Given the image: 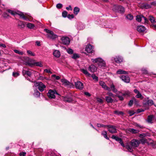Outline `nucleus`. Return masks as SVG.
<instances>
[{
  "label": "nucleus",
  "mask_w": 156,
  "mask_h": 156,
  "mask_svg": "<svg viewBox=\"0 0 156 156\" xmlns=\"http://www.w3.org/2000/svg\"><path fill=\"white\" fill-rule=\"evenodd\" d=\"M140 144L139 140L133 139L129 143H127L126 144V148L129 151L131 152L133 151V149L138 147Z\"/></svg>",
  "instance_id": "nucleus-1"
},
{
  "label": "nucleus",
  "mask_w": 156,
  "mask_h": 156,
  "mask_svg": "<svg viewBox=\"0 0 156 156\" xmlns=\"http://www.w3.org/2000/svg\"><path fill=\"white\" fill-rule=\"evenodd\" d=\"M92 61L94 63H96L100 67H105V62L101 58H98L95 59H91Z\"/></svg>",
  "instance_id": "nucleus-2"
},
{
  "label": "nucleus",
  "mask_w": 156,
  "mask_h": 156,
  "mask_svg": "<svg viewBox=\"0 0 156 156\" xmlns=\"http://www.w3.org/2000/svg\"><path fill=\"white\" fill-rule=\"evenodd\" d=\"M7 12L10 13L12 15H15L17 13L14 11L10 9H8L7 10ZM17 14L20 16V17L22 18L23 20H27L31 21V20L27 18V17L25 16L24 14L22 12H19Z\"/></svg>",
  "instance_id": "nucleus-3"
},
{
  "label": "nucleus",
  "mask_w": 156,
  "mask_h": 156,
  "mask_svg": "<svg viewBox=\"0 0 156 156\" xmlns=\"http://www.w3.org/2000/svg\"><path fill=\"white\" fill-rule=\"evenodd\" d=\"M44 30L48 33V34H47V36L50 38L55 39L57 37V35L55 34L52 31L47 29H45Z\"/></svg>",
  "instance_id": "nucleus-4"
},
{
  "label": "nucleus",
  "mask_w": 156,
  "mask_h": 156,
  "mask_svg": "<svg viewBox=\"0 0 156 156\" xmlns=\"http://www.w3.org/2000/svg\"><path fill=\"white\" fill-rule=\"evenodd\" d=\"M34 84L35 86L38 87V88L41 92L43 91L46 88V86L41 82H34Z\"/></svg>",
  "instance_id": "nucleus-5"
},
{
  "label": "nucleus",
  "mask_w": 156,
  "mask_h": 156,
  "mask_svg": "<svg viewBox=\"0 0 156 156\" xmlns=\"http://www.w3.org/2000/svg\"><path fill=\"white\" fill-rule=\"evenodd\" d=\"M55 94H58L55 90H50L47 94V95L49 98H55Z\"/></svg>",
  "instance_id": "nucleus-6"
},
{
  "label": "nucleus",
  "mask_w": 156,
  "mask_h": 156,
  "mask_svg": "<svg viewBox=\"0 0 156 156\" xmlns=\"http://www.w3.org/2000/svg\"><path fill=\"white\" fill-rule=\"evenodd\" d=\"M107 129L109 132L111 133H115L117 132V130L115 126L108 125Z\"/></svg>",
  "instance_id": "nucleus-7"
},
{
  "label": "nucleus",
  "mask_w": 156,
  "mask_h": 156,
  "mask_svg": "<svg viewBox=\"0 0 156 156\" xmlns=\"http://www.w3.org/2000/svg\"><path fill=\"white\" fill-rule=\"evenodd\" d=\"M62 44L64 45H68L70 42L69 38L67 37H63L61 38Z\"/></svg>",
  "instance_id": "nucleus-8"
},
{
  "label": "nucleus",
  "mask_w": 156,
  "mask_h": 156,
  "mask_svg": "<svg viewBox=\"0 0 156 156\" xmlns=\"http://www.w3.org/2000/svg\"><path fill=\"white\" fill-rule=\"evenodd\" d=\"M61 82L64 86L68 87H71L73 85L72 83H70L67 80L65 79H62L61 80Z\"/></svg>",
  "instance_id": "nucleus-9"
},
{
  "label": "nucleus",
  "mask_w": 156,
  "mask_h": 156,
  "mask_svg": "<svg viewBox=\"0 0 156 156\" xmlns=\"http://www.w3.org/2000/svg\"><path fill=\"white\" fill-rule=\"evenodd\" d=\"M85 49L88 53H93L94 51L93 46L90 44H88L86 46Z\"/></svg>",
  "instance_id": "nucleus-10"
},
{
  "label": "nucleus",
  "mask_w": 156,
  "mask_h": 156,
  "mask_svg": "<svg viewBox=\"0 0 156 156\" xmlns=\"http://www.w3.org/2000/svg\"><path fill=\"white\" fill-rule=\"evenodd\" d=\"M147 101H145V100L144 101L143 104L144 105H149L151 106L154 104L153 101L151 100H149L148 98H147L145 99Z\"/></svg>",
  "instance_id": "nucleus-11"
},
{
  "label": "nucleus",
  "mask_w": 156,
  "mask_h": 156,
  "mask_svg": "<svg viewBox=\"0 0 156 156\" xmlns=\"http://www.w3.org/2000/svg\"><path fill=\"white\" fill-rule=\"evenodd\" d=\"M75 85L76 88L81 90L83 88V84L80 81H77L75 82Z\"/></svg>",
  "instance_id": "nucleus-12"
},
{
  "label": "nucleus",
  "mask_w": 156,
  "mask_h": 156,
  "mask_svg": "<svg viewBox=\"0 0 156 156\" xmlns=\"http://www.w3.org/2000/svg\"><path fill=\"white\" fill-rule=\"evenodd\" d=\"M120 78L122 80L126 83H129L130 81V78L127 75H122Z\"/></svg>",
  "instance_id": "nucleus-13"
},
{
  "label": "nucleus",
  "mask_w": 156,
  "mask_h": 156,
  "mask_svg": "<svg viewBox=\"0 0 156 156\" xmlns=\"http://www.w3.org/2000/svg\"><path fill=\"white\" fill-rule=\"evenodd\" d=\"M100 85L105 89L110 91V88L106 85L105 83L103 81H100L99 82Z\"/></svg>",
  "instance_id": "nucleus-14"
},
{
  "label": "nucleus",
  "mask_w": 156,
  "mask_h": 156,
  "mask_svg": "<svg viewBox=\"0 0 156 156\" xmlns=\"http://www.w3.org/2000/svg\"><path fill=\"white\" fill-rule=\"evenodd\" d=\"M134 92L137 94L136 96V97L137 98H140L141 99H143L144 97L142 96L140 92L136 89H134Z\"/></svg>",
  "instance_id": "nucleus-15"
},
{
  "label": "nucleus",
  "mask_w": 156,
  "mask_h": 156,
  "mask_svg": "<svg viewBox=\"0 0 156 156\" xmlns=\"http://www.w3.org/2000/svg\"><path fill=\"white\" fill-rule=\"evenodd\" d=\"M23 74L24 76H25L26 75H27L28 76L30 77L31 75V72L29 70H27L23 69L22 71Z\"/></svg>",
  "instance_id": "nucleus-16"
},
{
  "label": "nucleus",
  "mask_w": 156,
  "mask_h": 156,
  "mask_svg": "<svg viewBox=\"0 0 156 156\" xmlns=\"http://www.w3.org/2000/svg\"><path fill=\"white\" fill-rule=\"evenodd\" d=\"M136 29L139 32H143L146 29L145 27L141 25L138 26Z\"/></svg>",
  "instance_id": "nucleus-17"
},
{
  "label": "nucleus",
  "mask_w": 156,
  "mask_h": 156,
  "mask_svg": "<svg viewBox=\"0 0 156 156\" xmlns=\"http://www.w3.org/2000/svg\"><path fill=\"white\" fill-rule=\"evenodd\" d=\"M88 69L91 72L94 73L97 70V68L94 65H91L89 67Z\"/></svg>",
  "instance_id": "nucleus-18"
},
{
  "label": "nucleus",
  "mask_w": 156,
  "mask_h": 156,
  "mask_svg": "<svg viewBox=\"0 0 156 156\" xmlns=\"http://www.w3.org/2000/svg\"><path fill=\"white\" fill-rule=\"evenodd\" d=\"M109 88L110 89V91L111 90L112 92L116 94L118 93V92L117 89L116 88L115 86L113 84L110 86V87Z\"/></svg>",
  "instance_id": "nucleus-19"
},
{
  "label": "nucleus",
  "mask_w": 156,
  "mask_h": 156,
  "mask_svg": "<svg viewBox=\"0 0 156 156\" xmlns=\"http://www.w3.org/2000/svg\"><path fill=\"white\" fill-rule=\"evenodd\" d=\"M53 55L57 58L59 57L60 56V53L58 50H55L53 52Z\"/></svg>",
  "instance_id": "nucleus-20"
},
{
  "label": "nucleus",
  "mask_w": 156,
  "mask_h": 156,
  "mask_svg": "<svg viewBox=\"0 0 156 156\" xmlns=\"http://www.w3.org/2000/svg\"><path fill=\"white\" fill-rule=\"evenodd\" d=\"M63 100L66 102H72L73 100L72 98L68 96H66L64 97Z\"/></svg>",
  "instance_id": "nucleus-21"
},
{
  "label": "nucleus",
  "mask_w": 156,
  "mask_h": 156,
  "mask_svg": "<svg viewBox=\"0 0 156 156\" xmlns=\"http://www.w3.org/2000/svg\"><path fill=\"white\" fill-rule=\"evenodd\" d=\"M116 96L118 97L120 100L122 101L124 100V98L122 94V92H118L116 94Z\"/></svg>",
  "instance_id": "nucleus-22"
},
{
  "label": "nucleus",
  "mask_w": 156,
  "mask_h": 156,
  "mask_svg": "<svg viewBox=\"0 0 156 156\" xmlns=\"http://www.w3.org/2000/svg\"><path fill=\"white\" fill-rule=\"evenodd\" d=\"M114 59L115 60V62L118 63H120L122 61V58L119 56L116 57L114 58Z\"/></svg>",
  "instance_id": "nucleus-23"
},
{
  "label": "nucleus",
  "mask_w": 156,
  "mask_h": 156,
  "mask_svg": "<svg viewBox=\"0 0 156 156\" xmlns=\"http://www.w3.org/2000/svg\"><path fill=\"white\" fill-rule=\"evenodd\" d=\"M26 23L23 21H20L18 24L19 27L21 28H23L25 26Z\"/></svg>",
  "instance_id": "nucleus-24"
},
{
  "label": "nucleus",
  "mask_w": 156,
  "mask_h": 156,
  "mask_svg": "<svg viewBox=\"0 0 156 156\" xmlns=\"http://www.w3.org/2000/svg\"><path fill=\"white\" fill-rule=\"evenodd\" d=\"M105 100L108 103H112L113 101V99L112 98V97L108 96H106L105 97Z\"/></svg>",
  "instance_id": "nucleus-25"
},
{
  "label": "nucleus",
  "mask_w": 156,
  "mask_h": 156,
  "mask_svg": "<svg viewBox=\"0 0 156 156\" xmlns=\"http://www.w3.org/2000/svg\"><path fill=\"white\" fill-rule=\"evenodd\" d=\"M80 11V8L78 7H75L73 9V13L76 15H77L79 12Z\"/></svg>",
  "instance_id": "nucleus-26"
},
{
  "label": "nucleus",
  "mask_w": 156,
  "mask_h": 156,
  "mask_svg": "<svg viewBox=\"0 0 156 156\" xmlns=\"http://www.w3.org/2000/svg\"><path fill=\"white\" fill-rule=\"evenodd\" d=\"M128 131L130 133L134 134L138 133L139 132V130L133 129H129Z\"/></svg>",
  "instance_id": "nucleus-27"
},
{
  "label": "nucleus",
  "mask_w": 156,
  "mask_h": 156,
  "mask_svg": "<svg viewBox=\"0 0 156 156\" xmlns=\"http://www.w3.org/2000/svg\"><path fill=\"white\" fill-rule=\"evenodd\" d=\"M118 11L121 13H123L125 12L124 8L121 6H119L118 7Z\"/></svg>",
  "instance_id": "nucleus-28"
},
{
  "label": "nucleus",
  "mask_w": 156,
  "mask_h": 156,
  "mask_svg": "<svg viewBox=\"0 0 156 156\" xmlns=\"http://www.w3.org/2000/svg\"><path fill=\"white\" fill-rule=\"evenodd\" d=\"M81 71L84 74H85L86 75L90 76V74L87 71V70L82 69H81Z\"/></svg>",
  "instance_id": "nucleus-29"
},
{
  "label": "nucleus",
  "mask_w": 156,
  "mask_h": 156,
  "mask_svg": "<svg viewBox=\"0 0 156 156\" xmlns=\"http://www.w3.org/2000/svg\"><path fill=\"white\" fill-rule=\"evenodd\" d=\"M34 95L35 97H39L40 96V93L37 90H36L34 91Z\"/></svg>",
  "instance_id": "nucleus-30"
},
{
  "label": "nucleus",
  "mask_w": 156,
  "mask_h": 156,
  "mask_svg": "<svg viewBox=\"0 0 156 156\" xmlns=\"http://www.w3.org/2000/svg\"><path fill=\"white\" fill-rule=\"evenodd\" d=\"M142 17L143 15H137L136 16V19L137 21L140 22L141 21Z\"/></svg>",
  "instance_id": "nucleus-31"
},
{
  "label": "nucleus",
  "mask_w": 156,
  "mask_h": 156,
  "mask_svg": "<svg viewBox=\"0 0 156 156\" xmlns=\"http://www.w3.org/2000/svg\"><path fill=\"white\" fill-rule=\"evenodd\" d=\"M117 74H127V72L124 71L122 69H119L116 72Z\"/></svg>",
  "instance_id": "nucleus-32"
},
{
  "label": "nucleus",
  "mask_w": 156,
  "mask_h": 156,
  "mask_svg": "<svg viewBox=\"0 0 156 156\" xmlns=\"http://www.w3.org/2000/svg\"><path fill=\"white\" fill-rule=\"evenodd\" d=\"M154 116L152 115H150L148 116L147 119V121L148 123H152V121Z\"/></svg>",
  "instance_id": "nucleus-33"
},
{
  "label": "nucleus",
  "mask_w": 156,
  "mask_h": 156,
  "mask_svg": "<svg viewBox=\"0 0 156 156\" xmlns=\"http://www.w3.org/2000/svg\"><path fill=\"white\" fill-rule=\"evenodd\" d=\"M27 27L29 29H33L34 27L35 26L33 24L28 23L27 24Z\"/></svg>",
  "instance_id": "nucleus-34"
},
{
  "label": "nucleus",
  "mask_w": 156,
  "mask_h": 156,
  "mask_svg": "<svg viewBox=\"0 0 156 156\" xmlns=\"http://www.w3.org/2000/svg\"><path fill=\"white\" fill-rule=\"evenodd\" d=\"M122 94L123 96H129L130 94V92L129 91H126L124 93H123L122 92Z\"/></svg>",
  "instance_id": "nucleus-35"
},
{
  "label": "nucleus",
  "mask_w": 156,
  "mask_h": 156,
  "mask_svg": "<svg viewBox=\"0 0 156 156\" xmlns=\"http://www.w3.org/2000/svg\"><path fill=\"white\" fill-rule=\"evenodd\" d=\"M102 135L104 136V137L107 140H109V138L107 136V133L106 131H103L102 132Z\"/></svg>",
  "instance_id": "nucleus-36"
},
{
  "label": "nucleus",
  "mask_w": 156,
  "mask_h": 156,
  "mask_svg": "<svg viewBox=\"0 0 156 156\" xmlns=\"http://www.w3.org/2000/svg\"><path fill=\"white\" fill-rule=\"evenodd\" d=\"M112 138L115 140L116 141H119V142L120 141H121V140H122L121 138L114 135H113L112 137Z\"/></svg>",
  "instance_id": "nucleus-37"
},
{
  "label": "nucleus",
  "mask_w": 156,
  "mask_h": 156,
  "mask_svg": "<svg viewBox=\"0 0 156 156\" xmlns=\"http://www.w3.org/2000/svg\"><path fill=\"white\" fill-rule=\"evenodd\" d=\"M114 113L118 115H123L124 114L121 111H115L114 112Z\"/></svg>",
  "instance_id": "nucleus-38"
},
{
  "label": "nucleus",
  "mask_w": 156,
  "mask_h": 156,
  "mask_svg": "<svg viewBox=\"0 0 156 156\" xmlns=\"http://www.w3.org/2000/svg\"><path fill=\"white\" fill-rule=\"evenodd\" d=\"M149 20L152 23H155L156 22L154 18L152 16H149Z\"/></svg>",
  "instance_id": "nucleus-39"
},
{
  "label": "nucleus",
  "mask_w": 156,
  "mask_h": 156,
  "mask_svg": "<svg viewBox=\"0 0 156 156\" xmlns=\"http://www.w3.org/2000/svg\"><path fill=\"white\" fill-rule=\"evenodd\" d=\"M34 65H35L36 66H38L40 67L43 66V65L41 62H35L34 64Z\"/></svg>",
  "instance_id": "nucleus-40"
},
{
  "label": "nucleus",
  "mask_w": 156,
  "mask_h": 156,
  "mask_svg": "<svg viewBox=\"0 0 156 156\" xmlns=\"http://www.w3.org/2000/svg\"><path fill=\"white\" fill-rule=\"evenodd\" d=\"M140 143H141L142 144H143L147 142V140L145 138H142L140 140Z\"/></svg>",
  "instance_id": "nucleus-41"
},
{
  "label": "nucleus",
  "mask_w": 156,
  "mask_h": 156,
  "mask_svg": "<svg viewBox=\"0 0 156 156\" xmlns=\"http://www.w3.org/2000/svg\"><path fill=\"white\" fill-rule=\"evenodd\" d=\"M126 18L129 20H131L133 19V16L130 14H129L126 16Z\"/></svg>",
  "instance_id": "nucleus-42"
},
{
  "label": "nucleus",
  "mask_w": 156,
  "mask_h": 156,
  "mask_svg": "<svg viewBox=\"0 0 156 156\" xmlns=\"http://www.w3.org/2000/svg\"><path fill=\"white\" fill-rule=\"evenodd\" d=\"M143 7L146 9H148L151 8V4H146L144 5Z\"/></svg>",
  "instance_id": "nucleus-43"
},
{
  "label": "nucleus",
  "mask_w": 156,
  "mask_h": 156,
  "mask_svg": "<svg viewBox=\"0 0 156 156\" xmlns=\"http://www.w3.org/2000/svg\"><path fill=\"white\" fill-rule=\"evenodd\" d=\"M14 51L16 53H17L20 55H23V52L22 51H20L17 50H14Z\"/></svg>",
  "instance_id": "nucleus-44"
},
{
  "label": "nucleus",
  "mask_w": 156,
  "mask_h": 156,
  "mask_svg": "<svg viewBox=\"0 0 156 156\" xmlns=\"http://www.w3.org/2000/svg\"><path fill=\"white\" fill-rule=\"evenodd\" d=\"M3 17L5 19L8 18L9 16V15L6 12H4L3 14Z\"/></svg>",
  "instance_id": "nucleus-45"
},
{
  "label": "nucleus",
  "mask_w": 156,
  "mask_h": 156,
  "mask_svg": "<svg viewBox=\"0 0 156 156\" xmlns=\"http://www.w3.org/2000/svg\"><path fill=\"white\" fill-rule=\"evenodd\" d=\"M27 53L30 56H34L35 55V54L33 53L32 51L30 50H27Z\"/></svg>",
  "instance_id": "nucleus-46"
},
{
  "label": "nucleus",
  "mask_w": 156,
  "mask_h": 156,
  "mask_svg": "<svg viewBox=\"0 0 156 156\" xmlns=\"http://www.w3.org/2000/svg\"><path fill=\"white\" fill-rule=\"evenodd\" d=\"M67 14H68V13L66 11H64L62 12V16L64 18L66 17L67 16Z\"/></svg>",
  "instance_id": "nucleus-47"
},
{
  "label": "nucleus",
  "mask_w": 156,
  "mask_h": 156,
  "mask_svg": "<svg viewBox=\"0 0 156 156\" xmlns=\"http://www.w3.org/2000/svg\"><path fill=\"white\" fill-rule=\"evenodd\" d=\"M66 51L69 54H71L73 53V51L71 48H69L66 50Z\"/></svg>",
  "instance_id": "nucleus-48"
},
{
  "label": "nucleus",
  "mask_w": 156,
  "mask_h": 156,
  "mask_svg": "<svg viewBox=\"0 0 156 156\" xmlns=\"http://www.w3.org/2000/svg\"><path fill=\"white\" fill-rule=\"evenodd\" d=\"M92 78L95 80L96 81H98V77L96 76L95 74H93L92 75Z\"/></svg>",
  "instance_id": "nucleus-49"
},
{
  "label": "nucleus",
  "mask_w": 156,
  "mask_h": 156,
  "mask_svg": "<svg viewBox=\"0 0 156 156\" xmlns=\"http://www.w3.org/2000/svg\"><path fill=\"white\" fill-rule=\"evenodd\" d=\"M79 57V55L76 54H74L72 57V58L74 59H76Z\"/></svg>",
  "instance_id": "nucleus-50"
},
{
  "label": "nucleus",
  "mask_w": 156,
  "mask_h": 156,
  "mask_svg": "<svg viewBox=\"0 0 156 156\" xmlns=\"http://www.w3.org/2000/svg\"><path fill=\"white\" fill-rule=\"evenodd\" d=\"M107 94L108 96L110 97H115V95L111 92H108L107 93Z\"/></svg>",
  "instance_id": "nucleus-51"
},
{
  "label": "nucleus",
  "mask_w": 156,
  "mask_h": 156,
  "mask_svg": "<svg viewBox=\"0 0 156 156\" xmlns=\"http://www.w3.org/2000/svg\"><path fill=\"white\" fill-rule=\"evenodd\" d=\"M52 76L55 77L56 80H58L60 79V77L58 76H56L55 74H53L52 75Z\"/></svg>",
  "instance_id": "nucleus-52"
},
{
  "label": "nucleus",
  "mask_w": 156,
  "mask_h": 156,
  "mask_svg": "<svg viewBox=\"0 0 156 156\" xmlns=\"http://www.w3.org/2000/svg\"><path fill=\"white\" fill-rule=\"evenodd\" d=\"M12 75L14 77H16L19 75V73L18 72H13Z\"/></svg>",
  "instance_id": "nucleus-53"
},
{
  "label": "nucleus",
  "mask_w": 156,
  "mask_h": 156,
  "mask_svg": "<svg viewBox=\"0 0 156 156\" xmlns=\"http://www.w3.org/2000/svg\"><path fill=\"white\" fill-rule=\"evenodd\" d=\"M128 112L130 116L132 115L135 113L133 111H129Z\"/></svg>",
  "instance_id": "nucleus-54"
},
{
  "label": "nucleus",
  "mask_w": 156,
  "mask_h": 156,
  "mask_svg": "<svg viewBox=\"0 0 156 156\" xmlns=\"http://www.w3.org/2000/svg\"><path fill=\"white\" fill-rule=\"evenodd\" d=\"M62 6V5L61 3H58L56 5V7L58 9H60Z\"/></svg>",
  "instance_id": "nucleus-55"
},
{
  "label": "nucleus",
  "mask_w": 156,
  "mask_h": 156,
  "mask_svg": "<svg viewBox=\"0 0 156 156\" xmlns=\"http://www.w3.org/2000/svg\"><path fill=\"white\" fill-rule=\"evenodd\" d=\"M67 17L69 19H72L74 17V16L73 15V14H71V15L69 14L67 16Z\"/></svg>",
  "instance_id": "nucleus-56"
},
{
  "label": "nucleus",
  "mask_w": 156,
  "mask_h": 156,
  "mask_svg": "<svg viewBox=\"0 0 156 156\" xmlns=\"http://www.w3.org/2000/svg\"><path fill=\"white\" fill-rule=\"evenodd\" d=\"M25 64L27 65H28L30 66H32L34 65V64L31 63L30 62H26Z\"/></svg>",
  "instance_id": "nucleus-57"
},
{
  "label": "nucleus",
  "mask_w": 156,
  "mask_h": 156,
  "mask_svg": "<svg viewBox=\"0 0 156 156\" xmlns=\"http://www.w3.org/2000/svg\"><path fill=\"white\" fill-rule=\"evenodd\" d=\"M142 18L144 19V22L145 23H147L148 22V20L147 19L143 16Z\"/></svg>",
  "instance_id": "nucleus-58"
},
{
  "label": "nucleus",
  "mask_w": 156,
  "mask_h": 156,
  "mask_svg": "<svg viewBox=\"0 0 156 156\" xmlns=\"http://www.w3.org/2000/svg\"><path fill=\"white\" fill-rule=\"evenodd\" d=\"M133 102V100H130L129 103V104H128L130 106H131L132 105Z\"/></svg>",
  "instance_id": "nucleus-59"
},
{
  "label": "nucleus",
  "mask_w": 156,
  "mask_h": 156,
  "mask_svg": "<svg viewBox=\"0 0 156 156\" xmlns=\"http://www.w3.org/2000/svg\"><path fill=\"white\" fill-rule=\"evenodd\" d=\"M146 136V134H145V133H142V134H140L139 136L140 137V138H144V137L145 136Z\"/></svg>",
  "instance_id": "nucleus-60"
},
{
  "label": "nucleus",
  "mask_w": 156,
  "mask_h": 156,
  "mask_svg": "<svg viewBox=\"0 0 156 156\" xmlns=\"http://www.w3.org/2000/svg\"><path fill=\"white\" fill-rule=\"evenodd\" d=\"M97 101L99 102L102 103L103 102V100L100 98H97Z\"/></svg>",
  "instance_id": "nucleus-61"
},
{
  "label": "nucleus",
  "mask_w": 156,
  "mask_h": 156,
  "mask_svg": "<svg viewBox=\"0 0 156 156\" xmlns=\"http://www.w3.org/2000/svg\"><path fill=\"white\" fill-rule=\"evenodd\" d=\"M44 72H46L48 73H52V72L50 71L49 69H45L44 70Z\"/></svg>",
  "instance_id": "nucleus-62"
},
{
  "label": "nucleus",
  "mask_w": 156,
  "mask_h": 156,
  "mask_svg": "<svg viewBox=\"0 0 156 156\" xmlns=\"http://www.w3.org/2000/svg\"><path fill=\"white\" fill-rule=\"evenodd\" d=\"M151 6L152 5L154 6H156V2L154 1L151 2Z\"/></svg>",
  "instance_id": "nucleus-63"
},
{
  "label": "nucleus",
  "mask_w": 156,
  "mask_h": 156,
  "mask_svg": "<svg viewBox=\"0 0 156 156\" xmlns=\"http://www.w3.org/2000/svg\"><path fill=\"white\" fill-rule=\"evenodd\" d=\"M26 153L24 152H22L20 154V156H25Z\"/></svg>",
  "instance_id": "nucleus-64"
}]
</instances>
